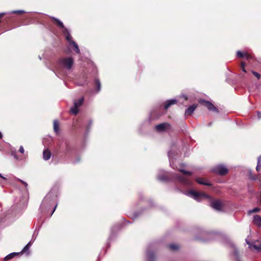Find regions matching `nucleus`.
<instances>
[{"instance_id":"f257e3e1","label":"nucleus","mask_w":261,"mask_h":261,"mask_svg":"<svg viewBox=\"0 0 261 261\" xmlns=\"http://www.w3.org/2000/svg\"><path fill=\"white\" fill-rule=\"evenodd\" d=\"M175 152L173 149L170 150L168 152V155L170 162L171 167L173 169H177L180 172H182L184 175L182 176H179L177 174H175L174 178L176 179L179 182L183 184L186 186H190L192 183V181L188 178V176L192 175V173L190 172L187 171L180 168H178L174 164V155Z\"/></svg>"},{"instance_id":"f03ea898","label":"nucleus","mask_w":261,"mask_h":261,"mask_svg":"<svg viewBox=\"0 0 261 261\" xmlns=\"http://www.w3.org/2000/svg\"><path fill=\"white\" fill-rule=\"evenodd\" d=\"M59 64L63 69L70 71L73 64V59L72 57H64L59 61Z\"/></svg>"},{"instance_id":"7ed1b4c3","label":"nucleus","mask_w":261,"mask_h":261,"mask_svg":"<svg viewBox=\"0 0 261 261\" xmlns=\"http://www.w3.org/2000/svg\"><path fill=\"white\" fill-rule=\"evenodd\" d=\"M185 194L189 197L193 198L198 201L204 199L212 200L210 196L203 193H200L193 190L187 191L185 193Z\"/></svg>"},{"instance_id":"20e7f679","label":"nucleus","mask_w":261,"mask_h":261,"mask_svg":"<svg viewBox=\"0 0 261 261\" xmlns=\"http://www.w3.org/2000/svg\"><path fill=\"white\" fill-rule=\"evenodd\" d=\"M51 18L55 21V22L56 23L57 25L62 29V32L65 36L66 40L69 42V45L71 44V42L73 41L72 40V37L70 34L69 30L64 27L63 22L59 19L54 17H51Z\"/></svg>"},{"instance_id":"39448f33","label":"nucleus","mask_w":261,"mask_h":261,"mask_svg":"<svg viewBox=\"0 0 261 261\" xmlns=\"http://www.w3.org/2000/svg\"><path fill=\"white\" fill-rule=\"evenodd\" d=\"M53 200V197L50 194H47L42 200L40 205L41 211H45L51 204Z\"/></svg>"},{"instance_id":"423d86ee","label":"nucleus","mask_w":261,"mask_h":261,"mask_svg":"<svg viewBox=\"0 0 261 261\" xmlns=\"http://www.w3.org/2000/svg\"><path fill=\"white\" fill-rule=\"evenodd\" d=\"M84 98L81 97L74 101V106L71 108L70 111L74 115H76L79 112V108L83 104Z\"/></svg>"},{"instance_id":"0eeeda50","label":"nucleus","mask_w":261,"mask_h":261,"mask_svg":"<svg viewBox=\"0 0 261 261\" xmlns=\"http://www.w3.org/2000/svg\"><path fill=\"white\" fill-rule=\"evenodd\" d=\"M212 171L220 175H224L227 173L228 170L225 166L219 165L214 167L212 169Z\"/></svg>"},{"instance_id":"6e6552de","label":"nucleus","mask_w":261,"mask_h":261,"mask_svg":"<svg viewBox=\"0 0 261 261\" xmlns=\"http://www.w3.org/2000/svg\"><path fill=\"white\" fill-rule=\"evenodd\" d=\"M210 206L217 211H221L222 209V203L219 200H211L210 202Z\"/></svg>"},{"instance_id":"1a4fd4ad","label":"nucleus","mask_w":261,"mask_h":261,"mask_svg":"<svg viewBox=\"0 0 261 261\" xmlns=\"http://www.w3.org/2000/svg\"><path fill=\"white\" fill-rule=\"evenodd\" d=\"M38 233V231H37L36 230H35V232L34 233V234L32 236V240L27 244V245L22 250V251L21 252L22 253H25L29 250V249H30V247L31 246V245H32L33 243L36 239Z\"/></svg>"},{"instance_id":"9d476101","label":"nucleus","mask_w":261,"mask_h":261,"mask_svg":"<svg viewBox=\"0 0 261 261\" xmlns=\"http://www.w3.org/2000/svg\"><path fill=\"white\" fill-rule=\"evenodd\" d=\"M170 127V125L168 123H163L157 125L155 126L156 129L159 132H163L168 130Z\"/></svg>"},{"instance_id":"9b49d317","label":"nucleus","mask_w":261,"mask_h":261,"mask_svg":"<svg viewBox=\"0 0 261 261\" xmlns=\"http://www.w3.org/2000/svg\"><path fill=\"white\" fill-rule=\"evenodd\" d=\"M203 103L210 111L218 112V109L211 102L203 101Z\"/></svg>"},{"instance_id":"f8f14e48","label":"nucleus","mask_w":261,"mask_h":261,"mask_svg":"<svg viewBox=\"0 0 261 261\" xmlns=\"http://www.w3.org/2000/svg\"><path fill=\"white\" fill-rule=\"evenodd\" d=\"M246 243L249 245V247L250 249H254L257 252H261V244L257 245L255 244L254 243H250L247 239L245 240Z\"/></svg>"},{"instance_id":"ddd939ff","label":"nucleus","mask_w":261,"mask_h":261,"mask_svg":"<svg viewBox=\"0 0 261 261\" xmlns=\"http://www.w3.org/2000/svg\"><path fill=\"white\" fill-rule=\"evenodd\" d=\"M230 247L232 249V254L236 261H240L239 252L234 245L233 244H230Z\"/></svg>"},{"instance_id":"4468645a","label":"nucleus","mask_w":261,"mask_h":261,"mask_svg":"<svg viewBox=\"0 0 261 261\" xmlns=\"http://www.w3.org/2000/svg\"><path fill=\"white\" fill-rule=\"evenodd\" d=\"M237 55L238 57L241 58L245 57L247 60H249L250 59L252 58V57L248 53H243L239 50L237 51Z\"/></svg>"},{"instance_id":"2eb2a0df","label":"nucleus","mask_w":261,"mask_h":261,"mask_svg":"<svg viewBox=\"0 0 261 261\" xmlns=\"http://www.w3.org/2000/svg\"><path fill=\"white\" fill-rule=\"evenodd\" d=\"M197 108L196 105H192L187 108L185 111L186 115H191Z\"/></svg>"},{"instance_id":"dca6fc26","label":"nucleus","mask_w":261,"mask_h":261,"mask_svg":"<svg viewBox=\"0 0 261 261\" xmlns=\"http://www.w3.org/2000/svg\"><path fill=\"white\" fill-rule=\"evenodd\" d=\"M253 222L254 224L258 227L261 226V217L259 215H256L253 217Z\"/></svg>"},{"instance_id":"f3484780","label":"nucleus","mask_w":261,"mask_h":261,"mask_svg":"<svg viewBox=\"0 0 261 261\" xmlns=\"http://www.w3.org/2000/svg\"><path fill=\"white\" fill-rule=\"evenodd\" d=\"M177 102V100L175 99H172L170 100H167L165 105L164 108L165 109H168L171 105L176 104Z\"/></svg>"},{"instance_id":"a211bd4d","label":"nucleus","mask_w":261,"mask_h":261,"mask_svg":"<svg viewBox=\"0 0 261 261\" xmlns=\"http://www.w3.org/2000/svg\"><path fill=\"white\" fill-rule=\"evenodd\" d=\"M51 156V153L50 151L46 149H45L43 152V159L45 161L48 160Z\"/></svg>"},{"instance_id":"6ab92c4d","label":"nucleus","mask_w":261,"mask_h":261,"mask_svg":"<svg viewBox=\"0 0 261 261\" xmlns=\"http://www.w3.org/2000/svg\"><path fill=\"white\" fill-rule=\"evenodd\" d=\"M196 180L198 184H201V185H206V186L211 185V184L208 181H207L205 179H204L203 178H197L196 179Z\"/></svg>"},{"instance_id":"aec40b11","label":"nucleus","mask_w":261,"mask_h":261,"mask_svg":"<svg viewBox=\"0 0 261 261\" xmlns=\"http://www.w3.org/2000/svg\"><path fill=\"white\" fill-rule=\"evenodd\" d=\"M18 254H19V253H16V252L11 253L8 254V255H7L5 257L4 260L5 261H6V260H8L9 259L12 258L13 257H14V256H16Z\"/></svg>"},{"instance_id":"412c9836","label":"nucleus","mask_w":261,"mask_h":261,"mask_svg":"<svg viewBox=\"0 0 261 261\" xmlns=\"http://www.w3.org/2000/svg\"><path fill=\"white\" fill-rule=\"evenodd\" d=\"M71 45L74 47V50L76 53L79 54L80 53V50L77 44L74 41H72L71 44H70L69 45L70 46Z\"/></svg>"},{"instance_id":"4be33fe9","label":"nucleus","mask_w":261,"mask_h":261,"mask_svg":"<svg viewBox=\"0 0 261 261\" xmlns=\"http://www.w3.org/2000/svg\"><path fill=\"white\" fill-rule=\"evenodd\" d=\"M147 261H153L154 259V254L153 252L147 251Z\"/></svg>"},{"instance_id":"5701e85b","label":"nucleus","mask_w":261,"mask_h":261,"mask_svg":"<svg viewBox=\"0 0 261 261\" xmlns=\"http://www.w3.org/2000/svg\"><path fill=\"white\" fill-rule=\"evenodd\" d=\"M158 179L160 181H167L168 180V177L166 175H158L157 176Z\"/></svg>"},{"instance_id":"b1692460","label":"nucleus","mask_w":261,"mask_h":261,"mask_svg":"<svg viewBox=\"0 0 261 261\" xmlns=\"http://www.w3.org/2000/svg\"><path fill=\"white\" fill-rule=\"evenodd\" d=\"M54 130L56 133H58L59 132V123L56 120L54 121Z\"/></svg>"},{"instance_id":"393cba45","label":"nucleus","mask_w":261,"mask_h":261,"mask_svg":"<svg viewBox=\"0 0 261 261\" xmlns=\"http://www.w3.org/2000/svg\"><path fill=\"white\" fill-rule=\"evenodd\" d=\"M95 85L97 89V92H98L100 91L101 89V84L98 79H96L95 81Z\"/></svg>"},{"instance_id":"a878e982","label":"nucleus","mask_w":261,"mask_h":261,"mask_svg":"<svg viewBox=\"0 0 261 261\" xmlns=\"http://www.w3.org/2000/svg\"><path fill=\"white\" fill-rule=\"evenodd\" d=\"M260 209L258 207H254V208L248 211V214H251L253 213H257L259 212Z\"/></svg>"},{"instance_id":"bb28decb","label":"nucleus","mask_w":261,"mask_h":261,"mask_svg":"<svg viewBox=\"0 0 261 261\" xmlns=\"http://www.w3.org/2000/svg\"><path fill=\"white\" fill-rule=\"evenodd\" d=\"M169 248L173 250H176L178 249V245L176 244H170L169 246Z\"/></svg>"},{"instance_id":"cd10ccee","label":"nucleus","mask_w":261,"mask_h":261,"mask_svg":"<svg viewBox=\"0 0 261 261\" xmlns=\"http://www.w3.org/2000/svg\"><path fill=\"white\" fill-rule=\"evenodd\" d=\"M252 74L255 76L256 77V78L259 80L260 78V75L259 73H258V72H256L254 71H251Z\"/></svg>"},{"instance_id":"c85d7f7f","label":"nucleus","mask_w":261,"mask_h":261,"mask_svg":"<svg viewBox=\"0 0 261 261\" xmlns=\"http://www.w3.org/2000/svg\"><path fill=\"white\" fill-rule=\"evenodd\" d=\"M241 68H242V71L244 72H246V70L245 68V63L244 62H241Z\"/></svg>"},{"instance_id":"c756f323","label":"nucleus","mask_w":261,"mask_h":261,"mask_svg":"<svg viewBox=\"0 0 261 261\" xmlns=\"http://www.w3.org/2000/svg\"><path fill=\"white\" fill-rule=\"evenodd\" d=\"M261 168V164L260 163H259V160H257V166L256 167V170L259 171Z\"/></svg>"},{"instance_id":"7c9ffc66","label":"nucleus","mask_w":261,"mask_h":261,"mask_svg":"<svg viewBox=\"0 0 261 261\" xmlns=\"http://www.w3.org/2000/svg\"><path fill=\"white\" fill-rule=\"evenodd\" d=\"M12 13H17V14H22L23 13H25V11H23V10H17V11H12Z\"/></svg>"},{"instance_id":"2f4dec72","label":"nucleus","mask_w":261,"mask_h":261,"mask_svg":"<svg viewBox=\"0 0 261 261\" xmlns=\"http://www.w3.org/2000/svg\"><path fill=\"white\" fill-rule=\"evenodd\" d=\"M11 154H12V155H13L14 157V158L15 159H16V160L18 159V158L16 154V152L15 151H12Z\"/></svg>"},{"instance_id":"473e14b6","label":"nucleus","mask_w":261,"mask_h":261,"mask_svg":"<svg viewBox=\"0 0 261 261\" xmlns=\"http://www.w3.org/2000/svg\"><path fill=\"white\" fill-rule=\"evenodd\" d=\"M19 152L21 153H24V149L23 148V147L22 146H20L19 149Z\"/></svg>"},{"instance_id":"72a5a7b5","label":"nucleus","mask_w":261,"mask_h":261,"mask_svg":"<svg viewBox=\"0 0 261 261\" xmlns=\"http://www.w3.org/2000/svg\"><path fill=\"white\" fill-rule=\"evenodd\" d=\"M19 181H20L22 183V184L25 186V187H27L28 186V184L27 182H25V181L21 180V179H18Z\"/></svg>"},{"instance_id":"f704fd0d","label":"nucleus","mask_w":261,"mask_h":261,"mask_svg":"<svg viewBox=\"0 0 261 261\" xmlns=\"http://www.w3.org/2000/svg\"><path fill=\"white\" fill-rule=\"evenodd\" d=\"M257 118L258 119H261V113L260 112H257Z\"/></svg>"},{"instance_id":"c9c22d12","label":"nucleus","mask_w":261,"mask_h":261,"mask_svg":"<svg viewBox=\"0 0 261 261\" xmlns=\"http://www.w3.org/2000/svg\"><path fill=\"white\" fill-rule=\"evenodd\" d=\"M57 204H56V205L55 206L54 208V210L51 214V215H52L53 214V213H54V212L55 211L56 208H57Z\"/></svg>"},{"instance_id":"e433bc0d","label":"nucleus","mask_w":261,"mask_h":261,"mask_svg":"<svg viewBox=\"0 0 261 261\" xmlns=\"http://www.w3.org/2000/svg\"><path fill=\"white\" fill-rule=\"evenodd\" d=\"M0 177H1L2 178L4 179H6V178L4 177L2 175V174L0 173Z\"/></svg>"},{"instance_id":"4c0bfd02","label":"nucleus","mask_w":261,"mask_h":261,"mask_svg":"<svg viewBox=\"0 0 261 261\" xmlns=\"http://www.w3.org/2000/svg\"><path fill=\"white\" fill-rule=\"evenodd\" d=\"M257 160H259V163H260L261 161V155L258 158Z\"/></svg>"},{"instance_id":"58836bf2","label":"nucleus","mask_w":261,"mask_h":261,"mask_svg":"<svg viewBox=\"0 0 261 261\" xmlns=\"http://www.w3.org/2000/svg\"><path fill=\"white\" fill-rule=\"evenodd\" d=\"M3 138V135L1 132H0V139H2Z\"/></svg>"},{"instance_id":"ea45409f","label":"nucleus","mask_w":261,"mask_h":261,"mask_svg":"<svg viewBox=\"0 0 261 261\" xmlns=\"http://www.w3.org/2000/svg\"><path fill=\"white\" fill-rule=\"evenodd\" d=\"M92 124V121H90L89 123V126H90Z\"/></svg>"},{"instance_id":"a19ab883","label":"nucleus","mask_w":261,"mask_h":261,"mask_svg":"<svg viewBox=\"0 0 261 261\" xmlns=\"http://www.w3.org/2000/svg\"><path fill=\"white\" fill-rule=\"evenodd\" d=\"M4 14V13H1V14H0V17H1V16L3 15Z\"/></svg>"},{"instance_id":"79ce46f5","label":"nucleus","mask_w":261,"mask_h":261,"mask_svg":"<svg viewBox=\"0 0 261 261\" xmlns=\"http://www.w3.org/2000/svg\"><path fill=\"white\" fill-rule=\"evenodd\" d=\"M58 72L60 73L61 71L59 70H58Z\"/></svg>"}]
</instances>
